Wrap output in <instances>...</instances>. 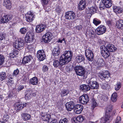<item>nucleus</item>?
I'll return each mask as SVG.
<instances>
[{
	"mask_svg": "<svg viewBox=\"0 0 123 123\" xmlns=\"http://www.w3.org/2000/svg\"><path fill=\"white\" fill-rule=\"evenodd\" d=\"M72 53L69 51H66L60 57L59 60L53 61V65L55 67L57 68L67 64L71 60L72 57Z\"/></svg>",
	"mask_w": 123,
	"mask_h": 123,
	"instance_id": "1",
	"label": "nucleus"
},
{
	"mask_svg": "<svg viewBox=\"0 0 123 123\" xmlns=\"http://www.w3.org/2000/svg\"><path fill=\"white\" fill-rule=\"evenodd\" d=\"M96 78L95 77H92L86 80V82L89 85H90L91 88L93 89H97L99 87L98 83L96 81Z\"/></svg>",
	"mask_w": 123,
	"mask_h": 123,
	"instance_id": "2",
	"label": "nucleus"
},
{
	"mask_svg": "<svg viewBox=\"0 0 123 123\" xmlns=\"http://www.w3.org/2000/svg\"><path fill=\"white\" fill-rule=\"evenodd\" d=\"M74 69L77 75L83 77V78L85 77V70L83 67L77 66L74 67Z\"/></svg>",
	"mask_w": 123,
	"mask_h": 123,
	"instance_id": "3",
	"label": "nucleus"
},
{
	"mask_svg": "<svg viewBox=\"0 0 123 123\" xmlns=\"http://www.w3.org/2000/svg\"><path fill=\"white\" fill-rule=\"evenodd\" d=\"M24 42L23 39H18V41H15L13 44V47L15 49L18 50L22 49L24 47Z\"/></svg>",
	"mask_w": 123,
	"mask_h": 123,
	"instance_id": "4",
	"label": "nucleus"
},
{
	"mask_svg": "<svg viewBox=\"0 0 123 123\" xmlns=\"http://www.w3.org/2000/svg\"><path fill=\"white\" fill-rule=\"evenodd\" d=\"M69 99L70 100V102H68L66 104L67 109L69 111L72 110L74 108L75 106L74 105V103L75 102V100L69 98L68 99V101H69Z\"/></svg>",
	"mask_w": 123,
	"mask_h": 123,
	"instance_id": "5",
	"label": "nucleus"
},
{
	"mask_svg": "<svg viewBox=\"0 0 123 123\" xmlns=\"http://www.w3.org/2000/svg\"><path fill=\"white\" fill-rule=\"evenodd\" d=\"M106 27L104 25H101L99 26L95 30L96 33L98 35H101L104 33L106 31Z\"/></svg>",
	"mask_w": 123,
	"mask_h": 123,
	"instance_id": "6",
	"label": "nucleus"
},
{
	"mask_svg": "<svg viewBox=\"0 0 123 123\" xmlns=\"http://www.w3.org/2000/svg\"><path fill=\"white\" fill-rule=\"evenodd\" d=\"M53 36L52 34L49 32L47 33L42 37V40L45 43H48L52 40Z\"/></svg>",
	"mask_w": 123,
	"mask_h": 123,
	"instance_id": "7",
	"label": "nucleus"
},
{
	"mask_svg": "<svg viewBox=\"0 0 123 123\" xmlns=\"http://www.w3.org/2000/svg\"><path fill=\"white\" fill-rule=\"evenodd\" d=\"M101 53V55L105 58H106L108 57L110 55V52L105 49V46L102 45L100 47Z\"/></svg>",
	"mask_w": 123,
	"mask_h": 123,
	"instance_id": "8",
	"label": "nucleus"
},
{
	"mask_svg": "<svg viewBox=\"0 0 123 123\" xmlns=\"http://www.w3.org/2000/svg\"><path fill=\"white\" fill-rule=\"evenodd\" d=\"M79 99L80 103L84 105L86 104L89 100L88 97L86 94H83L80 96Z\"/></svg>",
	"mask_w": 123,
	"mask_h": 123,
	"instance_id": "9",
	"label": "nucleus"
},
{
	"mask_svg": "<svg viewBox=\"0 0 123 123\" xmlns=\"http://www.w3.org/2000/svg\"><path fill=\"white\" fill-rule=\"evenodd\" d=\"M37 56L40 61H43L44 60L46 57L44 51L43 50H39L37 51Z\"/></svg>",
	"mask_w": 123,
	"mask_h": 123,
	"instance_id": "10",
	"label": "nucleus"
},
{
	"mask_svg": "<svg viewBox=\"0 0 123 123\" xmlns=\"http://www.w3.org/2000/svg\"><path fill=\"white\" fill-rule=\"evenodd\" d=\"M85 55L88 60L90 61H93L94 56L92 51L89 49H86L85 51Z\"/></svg>",
	"mask_w": 123,
	"mask_h": 123,
	"instance_id": "11",
	"label": "nucleus"
},
{
	"mask_svg": "<svg viewBox=\"0 0 123 123\" xmlns=\"http://www.w3.org/2000/svg\"><path fill=\"white\" fill-rule=\"evenodd\" d=\"M100 78L106 80L107 82L109 81L111 77H110V73L107 71H106L103 73L100 74Z\"/></svg>",
	"mask_w": 123,
	"mask_h": 123,
	"instance_id": "12",
	"label": "nucleus"
},
{
	"mask_svg": "<svg viewBox=\"0 0 123 123\" xmlns=\"http://www.w3.org/2000/svg\"><path fill=\"white\" fill-rule=\"evenodd\" d=\"M26 20L28 22H31L33 21L35 17L32 12L30 11L25 15Z\"/></svg>",
	"mask_w": 123,
	"mask_h": 123,
	"instance_id": "13",
	"label": "nucleus"
},
{
	"mask_svg": "<svg viewBox=\"0 0 123 123\" xmlns=\"http://www.w3.org/2000/svg\"><path fill=\"white\" fill-rule=\"evenodd\" d=\"M12 16L11 14L5 15L1 18V22L2 23H6L12 19Z\"/></svg>",
	"mask_w": 123,
	"mask_h": 123,
	"instance_id": "14",
	"label": "nucleus"
},
{
	"mask_svg": "<svg viewBox=\"0 0 123 123\" xmlns=\"http://www.w3.org/2000/svg\"><path fill=\"white\" fill-rule=\"evenodd\" d=\"M97 7L96 6L91 7L86 11L87 16L91 17L92 15L96 12L97 10Z\"/></svg>",
	"mask_w": 123,
	"mask_h": 123,
	"instance_id": "15",
	"label": "nucleus"
},
{
	"mask_svg": "<svg viewBox=\"0 0 123 123\" xmlns=\"http://www.w3.org/2000/svg\"><path fill=\"white\" fill-rule=\"evenodd\" d=\"M33 34L30 32H27L25 37V41L27 43L32 42L33 40Z\"/></svg>",
	"mask_w": 123,
	"mask_h": 123,
	"instance_id": "16",
	"label": "nucleus"
},
{
	"mask_svg": "<svg viewBox=\"0 0 123 123\" xmlns=\"http://www.w3.org/2000/svg\"><path fill=\"white\" fill-rule=\"evenodd\" d=\"M46 26V25L43 24L37 25L35 29L36 32L39 33L42 32L45 29Z\"/></svg>",
	"mask_w": 123,
	"mask_h": 123,
	"instance_id": "17",
	"label": "nucleus"
},
{
	"mask_svg": "<svg viewBox=\"0 0 123 123\" xmlns=\"http://www.w3.org/2000/svg\"><path fill=\"white\" fill-rule=\"evenodd\" d=\"M83 109V106L77 104L75 106L74 111L77 114H80L82 111Z\"/></svg>",
	"mask_w": 123,
	"mask_h": 123,
	"instance_id": "18",
	"label": "nucleus"
},
{
	"mask_svg": "<svg viewBox=\"0 0 123 123\" xmlns=\"http://www.w3.org/2000/svg\"><path fill=\"white\" fill-rule=\"evenodd\" d=\"M27 105V103L24 104L22 102H19L16 103L15 105V109L19 111L22 109Z\"/></svg>",
	"mask_w": 123,
	"mask_h": 123,
	"instance_id": "19",
	"label": "nucleus"
},
{
	"mask_svg": "<svg viewBox=\"0 0 123 123\" xmlns=\"http://www.w3.org/2000/svg\"><path fill=\"white\" fill-rule=\"evenodd\" d=\"M86 6V3L85 0H81L78 4V8L79 10L81 11L84 9Z\"/></svg>",
	"mask_w": 123,
	"mask_h": 123,
	"instance_id": "20",
	"label": "nucleus"
},
{
	"mask_svg": "<svg viewBox=\"0 0 123 123\" xmlns=\"http://www.w3.org/2000/svg\"><path fill=\"white\" fill-rule=\"evenodd\" d=\"M60 54V49L59 47L54 48L52 51V55L56 58L59 57Z\"/></svg>",
	"mask_w": 123,
	"mask_h": 123,
	"instance_id": "21",
	"label": "nucleus"
},
{
	"mask_svg": "<svg viewBox=\"0 0 123 123\" xmlns=\"http://www.w3.org/2000/svg\"><path fill=\"white\" fill-rule=\"evenodd\" d=\"M105 49L110 52L115 51L116 49V48L114 45L110 44H107L106 47L105 46Z\"/></svg>",
	"mask_w": 123,
	"mask_h": 123,
	"instance_id": "22",
	"label": "nucleus"
},
{
	"mask_svg": "<svg viewBox=\"0 0 123 123\" xmlns=\"http://www.w3.org/2000/svg\"><path fill=\"white\" fill-rule=\"evenodd\" d=\"M80 89L82 91L86 92L90 90V87L88 85L83 84L80 86Z\"/></svg>",
	"mask_w": 123,
	"mask_h": 123,
	"instance_id": "23",
	"label": "nucleus"
},
{
	"mask_svg": "<svg viewBox=\"0 0 123 123\" xmlns=\"http://www.w3.org/2000/svg\"><path fill=\"white\" fill-rule=\"evenodd\" d=\"M26 93L25 96V98L26 99H28L30 98L31 97L36 96V94L34 93H32V91L31 90L27 91Z\"/></svg>",
	"mask_w": 123,
	"mask_h": 123,
	"instance_id": "24",
	"label": "nucleus"
},
{
	"mask_svg": "<svg viewBox=\"0 0 123 123\" xmlns=\"http://www.w3.org/2000/svg\"><path fill=\"white\" fill-rule=\"evenodd\" d=\"M3 5L7 9H10L12 7V4L10 0H4Z\"/></svg>",
	"mask_w": 123,
	"mask_h": 123,
	"instance_id": "25",
	"label": "nucleus"
},
{
	"mask_svg": "<svg viewBox=\"0 0 123 123\" xmlns=\"http://www.w3.org/2000/svg\"><path fill=\"white\" fill-rule=\"evenodd\" d=\"M111 113H106L105 118L106 120L107 123H109L111 122L113 118L111 115Z\"/></svg>",
	"mask_w": 123,
	"mask_h": 123,
	"instance_id": "26",
	"label": "nucleus"
},
{
	"mask_svg": "<svg viewBox=\"0 0 123 123\" xmlns=\"http://www.w3.org/2000/svg\"><path fill=\"white\" fill-rule=\"evenodd\" d=\"M31 58L32 56L30 55L24 57L22 60V63L25 64L28 63L31 60Z\"/></svg>",
	"mask_w": 123,
	"mask_h": 123,
	"instance_id": "27",
	"label": "nucleus"
},
{
	"mask_svg": "<svg viewBox=\"0 0 123 123\" xmlns=\"http://www.w3.org/2000/svg\"><path fill=\"white\" fill-rule=\"evenodd\" d=\"M84 119V117L81 115H79L75 118L74 120V121L76 123L82 122Z\"/></svg>",
	"mask_w": 123,
	"mask_h": 123,
	"instance_id": "28",
	"label": "nucleus"
},
{
	"mask_svg": "<svg viewBox=\"0 0 123 123\" xmlns=\"http://www.w3.org/2000/svg\"><path fill=\"white\" fill-rule=\"evenodd\" d=\"M103 3L106 8H109L112 6V3L111 0H103Z\"/></svg>",
	"mask_w": 123,
	"mask_h": 123,
	"instance_id": "29",
	"label": "nucleus"
},
{
	"mask_svg": "<svg viewBox=\"0 0 123 123\" xmlns=\"http://www.w3.org/2000/svg\"><path fill=\"white\" fill-rule=\"evenodd\" d=\"M116 26L118 29H123V20L120 19L117 21L116 22Z\"/></svg>",
	"mask_w": 123,
	"mask_h": 123,
	"instance_id": "30",
	"label": "nucleus"
},
{
	"mask_svg": "<svg viewBox=\"0 0 123 123\" xmlns=\"http://www.w3.org/2000/svg\"><path fill=\"white\" fill-rule=\"evenodd\" d=\"M114 11L117 13H122L123 11V9L119 6H115L113 7Z\"/></svg>",
	"mask_w": 123,
	"mask_h": 123,
	"instance_id": "31",
	"label": "nucleus"
},
{
	"mask_svg": "<svg viewBox=\"0 0 123 123\" xmlns=\"http://www.w3.org/2000/svg\"><path fill=\"white\" fill-rule=\"evenodd\" d=\"M41 116H42V119L44 121H47L48 120L49 121V120L51 119V118H50V115H49L47 114L46 113H44L42 112Z\"/></svg>",
	"mask_w": 123,
	"mask_h": 123,
	"instance_id": "32",
	"label": "nucleus"
},
{
	"mask_svg": "<svg viewBox=\"0 0 123 123\" xmlns=\"http://www.w3.org/2000/svg\"><path fill=\"white\" fill-rule=\"evenodd\" d=\"M38 82V79L36 77H34L31 79L30 81V83L33 85H36L37 84Z\"/></svg>",
	"mask_w": 123,
	"mask_h": 123,
	"instance_id": "33",
	"label": "nucleus"
},
{
	"mask_svg": "<svg viewBox=\"0 0 123 123\" xmlns=\"http://www.w3.org/2000/svg\"><path fill=\"white\" fill-rule=\"evenodd\" d=\"M21 116L23 119L25 121L29 120L31 118L30 115L28 114L23 113Z\"/></svg>",
	"mask_w": 123,
	"mask_h": 123,
	"instance_id": "34",
	"label": "nucleus"
},
{
	"mask_svg": "<svg viewBox=\"0 0 123 123\" xmlns=\"http://www.w3.org/2000/svg\"><path fill=\"white\" fill-rule=\"evenodd\" d=\"M76 59L78 62L80 63L84 61L85 58L84 56L81 55L77 56Z\"/></svg>",
	"mask_w": 123,
	"mask_h": 123,
	"instance_id": "35",
	"label": "nucleus"
},
{
	"mask_svg": "<svg viewBox=\"0 0 123 123\" xmlns=\"http://www.w3.org/2000/svg\"><path fill=\"white\" fill-rule=\"evenodd\" d=\"M95 33L94 31L92 29H90L88 31H87L85 33V34L86 36L88 35L90 36L92 35H93Z\"/></svg>",
	"mask_w": 123,
	"mask_h": 123,
	"instance_id": "36",
	"label": "nucleus"
},
{
	"mask_svg": "<svg viewBox=\"0 0 123 123\" xmlns=\"http://www.w3.org/2000/svg\"><path fill=\"white\" fill-rule=\"evenodd\" d=\"M117 94L115 93H113L111 96V100L113 102H115L117 100Z\"/></svg>",
	"mask_w": 123,
	"mask_h": 123,
	"instance_id": "37",
	"label": "nucleus"
},
{
	"mask_svg": "<svg viewBox=\"0 0 123 123\" xmlns=\"http://www.w3.org/2000/svg\"><path fill=\"white\" fill-rule=\"evenodd\" d=\"M6 78V73L2 72L0 73V80L2 81L5 79Z\"/></svg>",
	"mask_w": 123,
	"mask_h": 123,
	"instance_id": "38",
	"label": "nucleus"
},
{
	"mask_svg": "<svg viewBox=\"0 0 123 123\" xmlns=\"http://www.w3.org/2000/svg\"><path fill=\"white\" fill-rule=\"evenodd\" d=\"M92 109L93 110L95 107L98 105L95 99L93 98L92 99Z\"/></svg>",
	"mask_w": 123,
	"mask_h": 123,
	"instance_id": "39",
	"label": "nucleus"
},
{
	"mask_svg": "<svg viewBox=\"0 0 123 123\" xmlns=\"http://www.w3.org/2000/svg\"><path fill=\"white\" fill-rule=\"evenodd\" d=\"M14 83V81L13 80H12L11 81L7 82V84L8 86L9 89H12V87L15 86Z\"/></svg>",
	"mask_w": 123,
	"mask_h": 123,
	"instance_id": "40",
	"label": "nucleus"
},
{
	"mask_svg": "<svg viewBox=\"0 0 123 123\" xmlns=\"http://www.w3.org/2000/svg\"><path fill=\"white\" fill-rule=\"evenodd\" d=\"M69 92V91L67 90H62L61 92V95L63 97L67 95Z\"/></svg>",
	"mask_w": 123,
	"mask_h": 123,
	"instance_id": "41",
	"label": "nucleus"
},
{
	"mask_svg": "<svg viewBox=\"0 0 123 123\" xmlns=\"http://www.w3.org/2000/svg\"><path fill=\"white\" fill-rule=\"evenodd\" d=\"M102 87L103 89H106L107 90H109L110 89V86L109 85L106 83L103 84L102 86Z\"/></svg>",
	"mask_w": 123,
	"mask_h": 123,
	"instance_id": "42",
	"label": "nucleus"
},
{
	"mask_svg": "<svg viewBox=\"0 0 123 123\" xmlns=\"http://www.w3.org/2000/svg\"><path fill=\"white\" fill-rule=\"evenodd\" d=\"M121 83L119 82H117V84L115 86V88L116 91H117L121 88Z\"/></svg>",
	"mask_w": 123,
	"mask_h": 123,
	"instance_id": "43",
	"label": "nucleus"
},
{
	"mask_svg": "<svg viewBox=\"0 0 123 123\" xmlns=\"http://www.w3.org/2000/svg\"><path fill=\"white\" fill-rule=\"evenodd\" d=\"M5 58L4 56L0 54V66L2 65L4 62Z\"/></svg>",
	"mask_w": 123,
	"mask_h": 123,
	"instance_id": "44",
	"label": "nucleus"
},
{
	"mask_svg": "<svg viewBox=\"0 0 123 123\" xmlns=\"http://www.w3.org/2000/svg\"><path fill=\"white\" fill-rule=\"evenodd\" d=\"M112 108L113 106L112 105H109L107 108L106 113H111Z\"/></svg>",
	"mask_w": 123,
	"mask_h": 123,
	"instance_id": "45",
	"label": "nucleus"
},
{
	"mask_svg": "<svg viewBox=\"0 0 123 123\" xmlns=\"http://www.w3.org/2000/svg\"><path fill=\"white\" fill-rule=\"evenodd\" d=\"M70 13L71 14L70 20H72L76 18V15L75 13L72 11H69Z\"/></svg>",
	"mask_w": 123,
	"mask_h": 123,
	"instance_id": "46",
	"label": "nucleus"
},
{
	"mask_svg": "<svg viewBox=\"0 0 123 123\" xmlns=\"http://www.w3.org/2000/svg\"><path fill=\"white\" fill-rule=\"evenodd\" d=\"M114 123H122L121 118L119 116H118L115 120Z\"/></svg>",
	"mask_w": 123,
	"mask_h": 123,
	"instance_id": "47",
	"label": "nucleus"
},
{
	"mask_svg": "<svg viewBox=\"0 0 123 123\" xmlns=\"http://www.w3.org/2000/svg\"><path fill=\"white\" fill-rule=\"evenodd\" d=\"M27 48L30 52H32L34 50V46L32 45H29L27 47Z\"/></svg>",
	"mask_w": 123,
	"mask_h": 123,
	"instance_id": "48",
	"label": "nucleus"
},
{
	"mask_svg": "<svg viewBox=\"0 0 123 123\" xmlns=\"http://www.w3.org/2000/svg\"><path fill=\"white\" fill-rule=\"evenodd\" d=\"M71 14L70 13V12H67L66 13L65 15V18L67 19L70 20Z\"/></svg>",
	"mask_w": 123,
	"mask_h": 123,
	"instance_id": "49",
	"label": "nucleus"
},
{
	"mask_svg": "<svg viewBox=\"0 0 123 123\" xmlns=\"http://www.w3.org/2000/svg\"><path fill=\"white\" fill-rule=\"evenodd\" d=\"M27 31V29L25 27H23L21 28L20 30V32L22 34H25Z\"/></svg>",
	"mask_w": 123,
	"mask_h": 123,
	"instance_id": "50",
	"label": "nucleus"
},
{
	"mask_svg": "<svg viewBox=\"0 0 123 123\" xmlns=\"http://www.w3.org/2000/svg\"><path fill=\"white\" fill-rule=\"evenodd\" d=\"M68 121V119L66 118H62L61 119L59 123H67Z\"/></svg>",
	"mask_w": 123,
	"mask_h": 123,
	"instance_id": "51",
	"label": "nucleus"
},
{
	"mask_svg": "<svg viewBox=\"0 0 123 123\" xmlns=\"http://www.w3.org/2000/svg\"><path fill=\"white\" fill-rule=\"evenodd\" d=\"M49 68L46 65L43 66L42 67V71L44 72H46L48 71Z\"/></svg>",
	"mask_w": 123,
	"mask_h": 123,
	"instance_id": "52",
	"label": "nucleus"
},
{
	"mask_svg": "<svg viewBox=\"0 0 123 123\" xmlns=\"http://www.w3.org/2000/svg\"><path fill=\"white\" fill-rule=\"evenodd\" d=\"M48 123H58V122L56 119H51L48 121Z\"/></svg>",
	"mask_w": 123,
	"mask_h": 123,
	"instance_id": "53",
	"label": "nucleus"
},
{
	"mask_svg": "<svg viewBox=\"0 0 123 123\" xmlns=\"http://www.w3.org/2000/svg\"><path fill=\"white\" fill-rule=\"evenodd\" d=\"M10 90H12L11 91L12 93L14 94H16L17 93V89L15 88V86L12 87V89H9Z\"/></svg>",
	"mask_w": 123,
	"mask_h": 123,
	"instance_id": "54",
	"label": "nucleus"
},
{
	"mask_svg": "<svg viewBox=\"0 0 123 123\" xmlns=\"http://www.w3.org/2000/svg\"><path fill=\"white\" fill-rule=\"evenodd\" d=\"M101 21L99 20L94 19L93 20V23L96 25H97L101 23Z\"/></svg>",
	"mask_w": 123,
	"mask_h": 123,
	"instance_id": "55",
	"label": "nucleus"
},
{
	"mask_svg": "<svg viewBox=\"0 0 123 123\" xmlns=\"http://www.w3.org/2000/svg\"><path fill=\"white\" fill-rule=\"evenodd\" d=\"M19 73V71L18 69H17L15 70L13 73V76H16Z\"/></svg>",
	"mask_w": 123,
	"mask_h": 123,
	"instance_id": "56",
	"label": "nucleus"
},
{
	"mask_svg": "<svg viewBox=\"0 0 123 123\" xmlns=\"http://www.w3.org/2000/svg\"><path fill=\"white\" fill-rule=\"evenodd\" d=\"M55 10V11L58 13H60L62 12L61 9L59 7H56Z\"/></svg>",
	"mask_w": 123,
	"mask_h": 123,
	"instance_id": "57",
	"label": "nucleus"
},
{
	"mask_svg": "<svg viewBox=\"0 0 123 123\" xmlns=\"http://www.w3.org/2000/svg\"><path fill=\"white\" fill-rule=\"evenodd\" d=\"M5 39V35L3 33H0V40H2Z\"/></svg>",
	"mask_w": 123,
	"mask_h": 123,
	"instance_id": "58",
	"label": "nucleus"
},
{
	"mask_svg": "<svg viewBox=\"0 0 123 123\" xmlns=\"http://www.w3.org/2000/svg\"><path fill=\"white\" fill-rule=\"evenodd\" d=\"M9 119V116L7 115H5L4 116L3 119L4 120L7 121Z\"/></svg>",
	"mask_w": 123,
	"mask_h": 123,
	"instance_id": "59",
	"label": "nucleus"
},
{
	"mask_svg": "<svg viewBox=\"0 0 123 123\" xmlns=\"http://www.w3.org/2000/svg\"><path fill=\"white\" fill-rule=\"evenodd\" d=\"M24 88V86L23 85H20L18 88V91L19 92Z\"/></svg>",
	"mask_w": 123,
	"mask_h": 123,
	"instance_id": "60",
	"label": "nucleus"
},
{
	"mask_svg": "<svg viewBox=\"0 0 123 123\" xmlns=\"http://www.w3.org/2000/svg\"><path fill=\"white\" fill-rule=\"evenodd\" d=\"M100 122L101 123H107L106 120L105 118L102 117L100 119Z\"/></svg>",
	"mask_w": 123,
	"mask_h": 123,
	"instance_id": "61",
	"label": "nucleus"
},
{
	"mask_svg": "<svg viewBox=\"0 0 123 123\" xmlns=\"http://www.w3.org/2000/svg\"><path fill=\"white\" fill-rule=\"evenodd\" d=\"M101 97V100L105 101H107L108 98L107 96H102Z\"/></svg>",
	"mask_w": 123,
	"mask_h": 123,
	"instance_id": "62",
	"label": "nucleus"
},
{
	"mask_svg": "<svg viewBox=\"0 0 123 123\" xmlns=\"http://www.w3.org/2000/svg\"><path fill=\"white\" fill-rule=\"evenodd\" d=\"M105 7V5H104V4L103 3V0L102 3H101L100 4L99 8H102L103 9H104Z\"/></svg>",
	"mask_w": 123,
	"mask_h": 123,
	"instance_id": "63",
	"label": "nucleus"
},
{
	"mask_svg": "<svg viewBox=\"0 0 123 123\" xmlns=\"http://www.w3.org/2000/svg\"><path fill=\"white\" fill-rule=\"evenodd\" d=\"M99 63H100L102 65L104 64V61L103 59H99Z\"/></svg>",
	"mask_w": 123,
	"mask_h": 123,
	"instance_id": "64",
	"label": "nucleus"
}]
</instances>
